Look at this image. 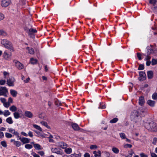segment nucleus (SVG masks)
<instances>
[{"instance_id":"62","label":"nucleus","mask_w":157,"mask_h":157,"mask_svg":"<svg viewBox=\"0 0 157 157\" xmlns=\"http://www.w3.org/2000/svg\"><path fill=\"white\" fill-rule=\"evenodd\" d=\"M151 61L150 60H147L146 62V65L147 66H149L151 64Z\"/></svg>"},{"instance_id":"3","label":"nucleus","mask_w":157,"mask_h":157,"mask_svg":"<svg viewBox=\"0 0 157 157\" xmlns=\"http://www.w3.org/2000/svg\"><path fill=\"white\" fill-rule=\"evenodd\" d=\"M1 44L6 48L9 49L12 51H14V49L13 44L10 41L5 39L1 41Z\"/></svg>"},{"instance_id":"30","label":"nucleus","mask_w":157,"mask_h":157,"mask_svg":"<svg viewBox=\"0 0 157 157\" xmlns=\"http://www.w3.org/2000/svg\"><path fill=\"white\" fill-rule=\"evenodd\" d=\"M150 3L153 4L154 6L156 5L157 4V1L156 0H149Z\"/></svg>"},{"instance_id":"16","label":"nucleus","mask_w":157,"mask_h":157,"mask_svg":"<svg viewBox=\"0 0 157 157\" xmlns=\"http://www.w3.org/2000/svg\"><path fill=\"white\" fill-rule=\"evenodd\" d=\"M29 32L28 33V35L29 36H31L33 34L37 33V31L36 29H33L31 27L29 30Z\"/></svg>"},{"instance_id":"56","label":"nucleus","mask_w":157,"mask_h":157,"mask_svg":"<svg viewBox=\"0 0 157 157\" xmlns=\"http://www.w3.org/2000/svg\"><path fill=\"white\" fill-rule=\"evenodd\" d=\"M0 100L3 103H4L5 102H6V100L5 98H0Z\"/></svg>"},{"instance_id":"12","label":"nucleus","mask_w":157,"mask_h":157,"mask_svg":"<svg viewBox=\"0 0 157 157\" xmlns=\"http://www.w3.org/2000/svg\"><path fill=\"white\" fill-rule=\"evenodd\" d=\"M51 151L52 152L56 153L57 154H61L62 153L60 149L59 148H52L51 149Z\"/></svg>"},{"instance_id":"49","label":"nucleus","mask_w":157,"mask_h":157,"mask_svg":"<svg viewBox=\"0 0 157 157\" xmlns=\"http://www.w3.org/2000/svg\"><path fill=\"white\" fill-rule=\"evenodd\" d=\"M30 29V28H29L27 26H25L24 28V29L25 31L28 33L29 31V30Z\"/></svg>"},{"instance_id":"36","label":"nucleus","mask_w":157,"mask_h":157,"mask_svg":"<svg viewBox=\"0 0 157 157\" xmlns=\"http://www.w3.org/2000/svg\"><path fill=\"white\" fill-rule=\"evenodd\" d=\"M118 119L117 118L115 117L110 121V123H114L117 122L118 121Z\"/></svg>"},{"instance_id":"33","label":"nucleus","mask_w":157,"mask_h":157,"mask_svg":"<svg viewBox=\"0 0 157 157\" xmlns=\"http://www.w3.org/2000/svg\"><path fill=\"white\" fill-rule=\"evenodd\" d=\"M10 114V113L9 111L8 110H6L4 111L3 115L5 117H7Z\"/></svg>"},{"instance_id":"24","label":"nucleus","mask_w":157,"mask_h":157,"mask_svg":"<svg viewBox=\"0 0 157 157\" xmlns=\"http://www.w3.org/2000/svg\"><path fill=\"white\" fill-rule=\"evenodd\" d=\"M30 62L31 64H35L37 63V60L36 59H35L33 58H32L30 59Z\"/></svg>"},{"instance_id":"47","label":"nucleus","mask_w":157,"mask_h":157,"mask_svg":"<svg viewBox=\"0 0 157 157\" xmlns=\"http://www.w3.org/2000/svg\"><path fill=\"white\" fill-rule=\"evenodd\" d=\"M124 147L125 148H131L132 147V145L131 144H125L124 145Z\"/></svg>"},{"instance_id":"27","label":"nucleus","mask_w":157,"mask_h":157,"mask_svg":"<svg viewBox=\"0 0 157 157\" xmlns=\"http://www.w3.org/2000/svg\"><path fill=\"white\" fill-rule=\"evenodd\" d=\"M17 109V108L14 105H12L10 108V110L12 112L16 111Z\"/></svg>"},{"instance_id":"4","label":"nucleus","mask_w":157,"mask_h":157,"mask_svg":"<svg viewBox=\"0 0 157 157\" xmlns=\"http://www.w3.org/2000/svg\"><path fill=\"white\" fill-rule=\"evenodd\" d=\"M16 80L14 78L11 77L7 79L6 84L9 86H14V82Z\"/></svg>"},{"instance_id":"2","label":"nucleus","mask_w":157,"mask_h":157,"mask_svg":"<svg viewBox=\"0 0 157 157\" xmlns=\"http://www.w3.org/2000/svg\"><path fill=\"white\" fill-rule=\"evenodd\" d=\"M144 126L149 131L155 132L157 131V124L155 122L146 123Z\"/></svg>"},{"instance_id":"34","label":"nucleus","mask_w":157,"mask_h":157,"mask_svg":"<svg viewBox=\"0 0 157 157\" xmlns=\"http://www.w3.org/2000/svg\"><path fill=\"white\" fill-rule=\"evenodd\" d=\"M33 126L34 128L39 130L40 131H42V129L39 126L36 124H33Z\"/></svg>"},{"instance_id":"18","label":"nucleus","mask_w":157,"mask_h":157,"mask_svg":"<svg viewBox=\"0 0 157 157\" xmlns=\"http://www.w3.org/2000/svg\"><path fill=\"white\" fill-rule=\"evenodd\" d=\"M10 93L12 96L13 97H16L17 94V92L14 90L11 89L10 90Z\"/></svg>"},{"instance_id":"10","label":"nucleus","mask_w":157,"mask_h":157,"mask_svg":"<svg viewBox=\"0 0 157 157\" xmlns=\"http://www.w3.org/2000/svg\"><path fill=\"white\" fill-rule=\"evenodd\" d=\"M11 2V0H2L1 2V5L2 7H6L8 6Z\"/></svg>"},{"instance_id":"40","label":"nucleus","mask_w":157,"mask_h":157,"mask_svg":"<svg viewBox=\"0 0 157 157\" xmlns=\"http://www.w3.org/2000/svg\"><path fill=\"white\" fill-rule=\"evenodd\" d=\"M120 137L122 139H124L126 138L125 134L123 132H121L119 134Z\"/></svg>"},{"instance_id":"8","label":"nucleus","mask_w":157,"mask_h":157,"mask_svg":"<svg viewBox=\"0 0 157 157\" xmlns=\"http://www.w3.org/2000/svg\"><path fill=\"white\" fill-rule=\"evenodd\" d=\"M17 140H20L23 144L29 143L30 140V139L25 137H21L20 136L18 138H17Z\"/></svg>"},{"instance_id":"54","label":"nucleus","mask_w":157,"mask_h":157,"mask_svg":"<svg viewBox=\"0 0 157 157\" xmlns=\"http://www.w3.org/2000/svg\"><path fill=\"white\" fill-rule=\"evenodd\" d=\"M4 18V15L0 12V21H1Z\"/></svg>"},{"instance_id":"55","label":"nucleus","mask_w":157,"mask_h":157,"mask_svg":"<svg viewBox=\"0 0 157 157\" xmlns=\"http://www.w3.org/2000/svg\"><path fill=\"white\" fill-rule=\"evenodd\" d=\"M4 136V133L3 132L0 131V137L1 138H3Z\"/></svg>"},{"instance_id":"32","label":"nucleus","mask_w":157,"mask_h":157,"mask_svg":"<svg viewBox=\"0 0 157 157\" xmlns=\"http://www.w3.org/2000/svg\"><path fill=\"white\" fill-rule=\"evenodd\" d=\"M13 114L15 119H18L20 117L19 113L17 112H15L13 113Z\"/></svg>"},{"instance_id":"9","label":"nucleus","mask_w":157,"mask_h":157,"mask_svg":"<svg viewBox=\"0 0 157 157\" xmlns=\"http://www.w3.org/2000/svg\"><path fill=\"white\" fill-rule=\"evenodd\" d=\"M7 131L13 134V135L15 136L17 138L19 137V133L16 131L15 129L11 128H8Z\"/></svg>"},{"instance_id":"31","label":"nucleus","mask_w":157,"mask_h":157,"mask_svg":"<svg viewBox=\"0 0 157 157\" xmlns=\"http://www.w3.org/2000/svg\"><path fill=\"white\" fill-rule=\"evenodd\" d=\"M60 146L63 149L66 148L67 147V144L63 142L60 143Z\"/></svg>"},{"instance_id":"6","label":"nucleus","mask_w":157,"mask_h":157,"mask_svg":"<svg viewBox=\"0 0 157 157\" xmlns=\"http://www.w3.org/2000/svg\"><path fill=\"white\" fill-rule=\"evenodd\" d=\"M8 92V89L6 86L1 87L0 88V96L3 95L7 97V95L6 94Z\"/></svg>"},{"instance_id":"11","label":"nucleus","mask_w":157,"mask_h":157,"mask_svg":"<svg viewBox=\"0 0 157 157\" xmlns=\"http://www.w3.org/2000/svg\"><path fill=\"white\" fill-rule=\"evenodd\" d=\"M13 62L15 63L16 66L18 69L20 70L23 68V64L20 62L16 60H14Z\"/></svg>"},{"instance_id":"14","label":"nucleus","mask_w":157,"mask_h":157,"mask_svg":"<svg viewBox=\"0 0 157 157\" xmlns=\"http://www.w3.org/2000/svg\"><path fill=\"white\" fill-rule=\"evenodd\" d=\"M145 102L144 97L143 96H141L139 97V105L142 106L144 105Z\"/></svg>"},{"instance_id":"29","label":"nucleus","mask_w":157,"mask_h":157,"mask_svg":"<svg viewBox=\"0 0 157 157\" xmlns=\"http://www.w3.org/2000/svg\"><path fill=\"white\" fill-rule=\"evenodd\" d=\"M72 149L70 147L66 148L65 150V152L67 154H70L72 152Z\"/></svg>"},{"instance_id":"58","label":"nucleus","mask_w":157,"mask_h":157,"mask_svg":"<svg viewBox=\"0 0 157 157\" xmlns=\"http://www.w3.org/2000/svg\"><path fill=\"white\" fill-rule=\"evenodd\" d=\"M140 157H147V155L143 153H142L140 154Z\"/></svg>"},{"instance_id":"57","label":"nucleus","mask_w":157,"mask_h":157,"mask_svg":"<svg viewBox=\"0 0 157 157\" xmlns=\"http://www.w3.org/2000/svg\"><path fill=\"white\" fill-rule=\"evenodd\" d=\"M13 102V99L11 97H9L8 98V102L10 103H12Z\"/></svg>"},{"instance_id":"37","label":"nucleus","mask_w":157,"mask_h":157,"mask_svg":"<svg viewBox=\"0 0 157 157\" xmlns=\"http://www.w3.org/2000/svg\"><path fill=\"white\" fill-rule=\"evenodd\" d=\"M81 153H80L78 154H76L75 153L71 154L70 156L71 157H81Z\"/></svg>"},{"instance_id":"15","label":"nucleus","mask_w":157,"mask_h":157,"mask_svg":"<svg viewBox=\"0 0 157 157\" xmlns=\"http://www.w3.org/2000/svg\"><path fill=\"white\" fill-rule=\"evenodd\" d=\"M25 115L29 118H32L33 117V114L30 111H26L25 112Z\"/></svg>"},{"instance_id":"64","label":"nucleus","mask_w":157,"mask_h":157,"mask_svg":"<svg viewBox=\"0 0 157 157\" xmlns=\"http://www.w3.org/2000/svg\"><path fill=\"white\" fill-rule=\"evenodd\" d=\"M151 157H157V155L154 153H151Z\"/></svg>"},{"instance_id":"13","label":"nucleus","mask_w":157,"mask_h":157,"mask_svg":"<svg viewBox=\"0 0 157 157\" xmlns=\"http://www.w3.org/2000/svg\"><path fill=\"white\" fill-rule=\"evenodd\" d=\"M71 127L75 131H78L81 129L78 124L75 123L72 124Z\"/></svg>"},{"instance_id":"52","label":"nucleus","mask_w":157,"mask_h":157,"mask_svg":"<svg viewBox=\"0 0 157 157\" xmlns=\"http://www.w3.org/2000/svg\"><path fill=\"white\" fill-rule=\"evenodd\" d=\"M153 11L155 13H157V4L156 5L154 6Z\"/></svg>"},{"instance_id":"7","label":"nucleus","mask_w":157,"mask_h":157,"mask_svg":"<svg viewBox=\"0 0 157 157\" xmlns=\"http://www.w3.org/2000/svg\"><path fill=\"white\" fill-rule=\"evenodd\" d=\"M139 77L138 79L140 81L144 80L146 78V76L145 72L143 71H140L139 72Z\"/></svg>"},{"instance_id":"20","label":"nucleus","mask_w":157,"mask_h":157,"mask_svg":"<svg viewBox=\"0 0 157 157\" xmlns=\"http://www.w3.org/2000/svg\"><path fill=\"white\" fill-rule=\"evenodd\" d=\"M93 154L94 155V156L95 157H97L98 156L101 157V151L98 150V152H97L96 151H94L93 152Z\"/></svg>"},{"instance_id":"22","label":"nucleus","mask_w":157,"mask_h":157,"mask_svg":"<svg viewBox=\"0 0 157 157\" xmlns=\"http://www.w3.org/2000/svg\"><path fill=\"white\" fill-rule=\"evenodd\" d=\"M3 56L5 59H7L10 57V56L7 53V51H5L3 54Z\"/></svg>"},{"instance_id":"44","label":"nucleus","mask_w":157,"mask_h":157,"mask_svg":"<svg viewBox=\"0 0 157 157\" xmlns=\"http://www.w3.org/2000/svg\"><path fill=\"white\" fill-rule=\"evenodd\" d=\"M152 98L153 100L157 99V93H154L152 94Z\"/></svg>"},{"instance_id":"41","label":"nucleus","mask_w":157,"mask_h":157,"mask_svg":"<svg viewBox=\"0 0 157 157\" xmlns=\"http://www.w3.org/2000/svg\"><path fill=\"white\" fill-rule=\"evenodd\" d=\"M42 124L45 127H46L48 129H50V127L49 126L48 124L45 121H43L41 122Z\"/></svg>"},{"instance_id":"63","label":"nucleus","mask_w":157,"mask_h":157,"mask_svg":"<svg viewBox=\"0 0 157 157\" xmlns=\"http://www.w3.org/2000/svg\"><path fill=\"white\" fill-rule=\"evenodd\" d=\"M84 157H90V155L89 153H86L84 155Z\"/></svg>"},{"instance_id":"19","label":"nucleus","mask_w":157,"mask_h":157,"mask_svg":"<svg viewBox=\"0 0 157 157\" xmlns=\"http://www.w3.org/2000/svg\"><path fill=\"white\" fill-rule=\"evenodd\" d=\"M155 102L154 101L149 100L147 101V103L151 107H154L155 106Z\"/></svg>"},{"instance_id":"46","label":"nucleus","mask_w":157,"mask_h":157,"mask_svg":"<svg viewBox=\"0 0 157 157\" xmlns=\"http://www.w3.org/2000/svg\"><path fill=\"white\" fill-rule=\"evenodd\" d=\"M6 32L2 29L0 30V35L5 36L6 35Z\"/></svg>"},{"instance_id":"53","label":"nucleus","mask_w":157,"mask_h":157,"mask_svg":"<svg viewBox=\"0 0 157 157\" xmlns=\"http://www.w3.org/2000/svg\"><path fill=\"white\" fill-rule=\"evenodd\" d=\"M150 55H148L147 53L146 57L144 59L145 60L147 61L148 60H149L151 59V57L150 56Z\"/></svg>"},{"instance_id":"43","label":"nucleus","mask_w":157,"mask_h":157,"mask_svg":"<svg viewBox=\"0 0 157 157\" xmlns=\"http://www.w3.org/2000/svg\"><path fill=\"white\" fill-rule=\"evenodd\" d=\"M144 64H140L139 65L138 70H144Z\"/></svg>"},{"instance_id":"60","label":"nucleus","mask_w":157,"mask_h":157,"mask_svg":"<svg viewBox=\"0 0 157 157\" xmlns=\"http://www.w3.org/2000/svg\"><path fill=\"white\" fill-rule=\"evenodd\" d=\"M39 154L41 156H43L44 155V153L43 151H41L38 152Z\"/></svg>"},{"instance_id":"51","label":"nucleus","mask_w":157,"mask_h":157,"mask_svg":"<svg viewBox=\"0 0 157 157\" xmlns=\"http://www.w3.org/2000/svg\"><path fill=\"white\" fill-rule=\"evenodd\" d=\"M10 104L8 102H5L4 103V105L6 108H8L10 105Z\"/></svg>"},{"instance_id":"17","label":"nucleus","mask_w":157,"mask_h":157,"mask_svg":"<svg viewBox=\"0 0 157 157\" xmlns=\"http://www.w3.org/2000/svg\"><path fill=\"white\" fill-rule=\"evenodd\" d=\"M147 78L149 79L152 78L153 76V73L152 71H148L147 72Z\"/></svg>"},{"instance_id":"42","label":"nucleus","mask_w":157,"mask_h":157,"mask_svg":"<svg viewBox=\"0 0 157 157\" xmlns=\"http://www.w3.org/2000/svg\"><path fill=\"white\" fill-rule=\"evenodd\" d=\"M25 147L28 149H30L33 147V146L30 144H26L25 146Z\"/></svg>"},{"instance_id":"35","label":"nucleus","mask_w":157,"mask_h":157,"mask_svg":"<svg viewBox=\"0 0 157 157\" xmlns=\"http://www.w3.org/2000/svg\"><path fill=\"white\" fill-rule=\"evenodd\" d=\"M0 144L4 147H7V145L6 142L5 140L2 141L1 142Z\"/></svg>"},{"instance_id":"21","label":"nucleus","mask_w":157,"mask_h":157,"mask_svg":"<svg viewBox=\"0 0 157 157\" xmlns=\"http://www.w3.org/2000/svg\"><path fill=\"white\" fill-rule=\"evenodd\" d=\"M26 49L28 51L29 53L30 54L33 55L34 53V49L31 48H30L29 47H27L26 48Z\"/></svg>"},{"instance_id":"5","label":"nucleus","mask_w":157,"mask_h":157,"mask_svg":"<svg viewBox=\"0 0 157 157\" xmlns=\"http://www.w3.org/2000/svg\"><path fill=\"white\" fill-rule=\"evenodd\" d=\"M153 46L151 45H150V46L147 47V53L148 55H151V54L156 53V51L153 48Z\"/></svg>"},{"instance_id":"50","label":"nucleus","mask_w":157,"mask_h":157,"mask_svg":"<svg viewBox=\"0 0 157 157\" xmlns=\"http://www.w3.org/2000/svg\"><path fill=\"white\" fill-rule=\"evenodd\" d=\"M137 57L138 58V59L139 60H141L142 59V58L141 57V55L140 54L139 52H137L136 53Z\"/></svg>"},{"instance_id":"61","label":"nucleus","mask_w":157,"mask_h":157,"mask_svg":"<svg viewBox=\"0 0 157 157\" xmlns=\"http://www.w3.org/2000/svg\"><path fill=\"white\" fill-rule=\"evenodd\" d=\"M30 137H32L33 136V133L31 131H29L28 132V135Z\"/></svg>"},{"instance_id":"23","label":"nucleus","mask_w":157,"mask_h":157,"mask_svg":"<svg viewBox=\"0 0 157 157\" xmlns=\"http://www.w3.org/2000/svg\"><path fill=\"white\" fill-rule=\"evenodd\" d=\"M6 122L10 124H11L13 123L12 117H9L7 118L6 120Z\"/></svg>"},{"instance_id":"39","label":"nucleus","mask_w":157,"mask_h":157,"mask_svg":"<svg viewBox=\"0 0 157 157\" xmlns=\"http://www.w3.org/2000/svg\"><path fill=\"white\" fill-rule=\"evenodd\" d=\"M157 64V59H152L151 60V65L152 66L155 65Z\"/></svg>"},{"instance_id":"28","label":"nucleus","mask_w":157,"mask_h":157,"mask_svg":"<svg viewBox=\"0 0 157 157\" xmlns=\"http://www.w3.org/2000/svg\"><path fill=\"white\" fill-rule=\"evenodd\" d=\"M5 135L6 137L8 139L11 138L13 136V135L11 133L7 132L5 133Z\"/></svg>"},{"instance_id":"26","label":"nucleus","mask_w":157,"mask_h":157,"mask_svg":"<svg viewBox=\"0 0 157 157\" xmlns=\"http://www.w3.org/2000/svg\"><path fill=\"white\" fill-rule=\"evenodd\" d=\"M13 144L16 147H19L21 145V142L18 141H14V142L13 143Z\"/></svg>"},{"instance_id":"45","label":"nucleus","mask_w":157,"mask_h":157,"mask_svg":"<svg viewBox=\"0 0 157 157\" xmlns=\"http://www.w3.org/2000/svg\"><path fill=\"white\" fill-rule=\"evenodd\" d=\"M98 147L96 145H91L90 147V149L91 150L96 149Z\"/></svg>"},{"instance_id":"59","label":"nucleus","mask_w":157,"mask_h":157,"mask_svg":"<svg viewBox=\"0 0 157 157\" xmlns=\"http://www.w3.org/2000/svg\"><path fill=\"white\" fill-rule=\"evenodd\" d=\"M21 134L24 136H28V135L25 132H21Z\"/></svg>"},{"instance_id":"1","label":"nucleus","mask_w":157,"mask_h":157,"mask_svg":"<svg viewBox=\"0 0 157 157\" xmlns=\"http://www.w3.org/2000/svg\"><path fill=\"white\" fill-rule=\"evenodd\" d=\"M142 116L140 114L139 110H134L131 112L130 118L132 121L136 123L141 119Z\"/></svg>"},{"instance_id":"48","label":"nucleus","mask_w":157,"mask_h":157,"mask_svg":"<svg viewBox=\"0 0 157 157\" xmlns=\"http://www.w3.org/2000/svg\"><path fill=\"white\" fill-rule=\"evenodd\" d=\"M6 82V81L5 80H0V85H4Z\"/></svg>"},{"instance_id":"25","label":"nucleus","mask_w":157,"mask_h":157,"mask_svg":"<svg viewBox=\"0 0 157 157\" xmlns=\"http://www.w3.org/2000/svg\"><path fill=\"white\" fill-rule=\"evenodd\" d=\"M34 147L37 150H41L42 148L41 147V146L38 144H36L34 145Z\"/></svg>"},{"instance_id":"38","label":"nucleus","mask_w":157,"mask_h":157,"mask_svg":"<svg viewBox=\"0 0 157 157\" xmlns=\"http://www.w3.org/2000/svg\"><path fill=\"white\" fill-rule=\"evenodd\" d=\"M112 151L116 154H117L119 152V150L116 147H113L112 149Z\"/></svg>"}]
</instances>
